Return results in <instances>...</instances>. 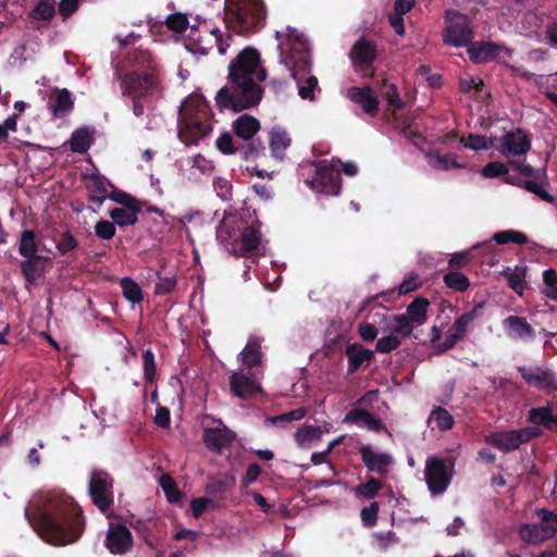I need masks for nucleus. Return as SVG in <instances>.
Wrapping results in <instances>:
<instances>
[{"label": "nucleus", "mask_w": 557, "mask_h": 557, "mask_svg": "<svg viewBox=\"0 0 557 557\" xmlns=\"http://www.w3.org/2000/svg\"><path fill=\"white\" fill-rule=\"evenodd\" d=\"M421 280L418 274L414 272H409L405 275L403 282L400 283L398 290L399 294H407L418 289L421 286Z\"/></svg>", "instance_id": "4d7b16f0"}, {"label": "nucleus", "mask_w": 557, "mask_h": 557, "mask_svg": "<svg viewBox=\"0 0 557 557\" xmlns=\"http://www.w3.org/2000/svg\"><path fill=\"white\" fill-rule=\"evenodd\" d=\"M362 462L370 472L385 475L394 465V458L391 454L375 450L370 445H363L359 449Z\"/></svg>", "instance_id": "f3484780"}, {"label": "nucleus", "mask_w": 557, "mask_h": 557, "mask_svg": "<svg viewBox=\"0 0 557 557\" xmlns=\"http://www.w3.org/2000/svg\"><path fill=\"white\" fill-rule=\"evenodd\" d=\"M520 537L528 544H540L550 540L540 524H524L519 530Z\"/></svg>", "instance_id": "58836bf2"}, {"label": "nucleus", "mask_w": 557, "mask_h": 557, "mask_svg": "<svg viewBox=\"0 0 557 557\" xmlns=\"http://www.w3.org/2000/svg\"><path fill=\"white\" fill-rule=\"evenodd\" d=\"M376 58L374 44L366 39L358 40L350 51V59L355 70L363 77L371 76L370 65Z\"/></svg>", "instance_id": "dca6fc26"}, {"label": "nucleus", "mask_w": 557, "mask_h": 557, "mask_svg": "<svg viewBox=\"0 0 557 557\" xmlns=\"http://www.w3.org/2000/svg\"><path fill=\"white\" fill-rule=\"evenodd\" d=\"M25 515L34 530L48 543L66 545L79 535L78 508L66 495L51 492L35 498L25 509Z\"/></svg>", "instance_id": "f257e3e1"}, {"label": "nucleus", "mask_w": 557, "mask_h": 557, "mask_svg": "<svg viewBox=\"0 0 557 557\" xmlns=\"http://www.w3.org/2000/svg\"><path fill=\"white\" fill-rule=\"evenodd\" d=\"M96 235L101 238L109 240L115 235V224L107 220H101L95 225Z\"/></svg>", "instance_id": "13d9d810"}, {"label": "nucleus", "mask_w": 557, "mask_h": 557, "mask_svg": "<svg viewBox=\"0 0 557 557\" xmlns=\"http://www.w3.org/2000/svg\"><path fill=\"white\" fill-rule=\"evenodd\" d=\"M261 344L262 338L257 336H251L244 349L238 355V361L240 362L243 368L253 369L258 368L262 363V352H261Z\"/></svg>", "instance_id": "cd10ccee"}, {"label": "nucleus", "mask_w": 557, "mask_h": 557, "mask_svg": "<svg viewBox=\"0 0 557 557\" xmlns=\"http://www.w3.org/2000/svg\"><path fill=\"white\" fill-rule=\"evenodd\" d=\"M536 516L540 519L539 524L544 530L546 535L549 539L554 537L557 533V513L541 508L536 510Z\"/></svg>", "instance_id": "a19ab883"}, {"label": "nucleus", "mask_w": 557, "mask_h": 557, "mask_svg": "<svg viewBox=\"0 0 557 557\" xmlns=\"http://www.w3.org/2000/svg\"><path fill=\"white\" fill-rule=\"evenodd\" d=\"M187 49L193 53L207 54L214 47V30L207 25L191 27L187 35Z\"/></svg>", "instance_id": "aec40b11"}, {"label": "nucleus", "mask_w": 557, "mask_h": 557, "mask_svg": "<svg viewBox=\"0 0 557 557\" xmlns=\"http://www.w3.org/2000/svg\"><path fill=\"white\" fill-rule=\"evenodd\" d=\"M108 185L110 183L100 173H91L85 176V186L90 201L100 207L108 198Z\"/></svg>", "instance_id": "393cba45"}, {"label": "nucleus", "mask_w": 557, "mask_h": 557, "mask_svg": "<svg viewBox=\"0 0 557 557\" xmlns=\"http://www.w3.org/2000/svg\"><path fill=\"white\" fill-rule=\"evenodd\" d=\"M379 505L377 503H372L369 507H364L361 509L360 516L364 525L372 527L375 524L377 519Z\"/></svg>", "instance_id": "680f3d73"}, {"label": "nucleus", "mask_w": 557, "mask_h": 557, "mask_svg": "<svg viewBox=\"0 0 557 557\" xmlns=\"http://www.w3.org/2000/svg\"><path fill=\"white\" fill-rule=\"evenodd\" d=\"M92 132L87 127H82L73 132L70 139L71 150L78 153L86 152L92 143Z\"/></svg>", "instance_id": "e433bc0d"}, {"label": "nucleus", "mask_w": 557, "mask_h": 557, "mask_svg": "<svg viewBox=\"0 0 557 557\" xmlns=\"http://www.w3.org/2000/svg\"><path fill=\"white\" fill-rule=\"evenodd\" d=\"M339 159L318 160L311 163L313 178H307L306 184L317 193L336 196L341 191Z\"/></svg>", "instance_id": "423d86ee"}, {"label": "nucleus", "mask_w": 557, "mask_h": 557, "mask_svg": "<svg viewBox=\"0 0 557 557\" xmlns=\"http://www.w3.org/2000/svg\"><path fill=\"white\" fill-rule=\"evenodd\" d=\"M121 287L123 296L133 304H139L144 296L140 286L131 277H123L121 280Z\"/></svg>", "instance_id": "c03bdc74"}, {"label": "nucleus", "mask_w": 557, "mask_h": 557, "mask_svg": "<svg viewBox=\"0 0 557 557\" xmlns=\"http://www.w3.org/2000/svg\"><path fill=\"white\" fill-rule=\"evenodd\" d=\"M144 376L148 382H153L156 376L154 355L150 349L143 352Z\"/></svg>", "instance_id": "6e6d98bb"}, {"label": "nucleus", "mask_w": 557, "mask_h": 557, "mask_svg": "<svg viewBox=\"0 0 557 557\" xmlns=\"http://www.w3.org/2000/svg\"><path fill=\"white\" fill-rule=\"evenodd\" d=\"M290 141L292 139L284 128L278 126L273 127L270 133V148L273 157L283 159Z\"/></svg>", "instance_id": "72a5a7b5"}, {"label": "nucleus", "mask_w": 557, "mask_h": 557, "mask_svg": "<svg viewBox=\"0 0 557 557\" xmlns=\"http://www.w3.org/2000/svg\"><path fill=\"white\" fill-rule=\"evenodd\" d=\"M265 71L260 66L259 53L251 48L244 49L228 65L230 86H224L215 96L221 109L243 111L256 106L262 96L257 84L265 79Z\"/></svg>", "instance_id": "f03ea898"}, {"label": "nucleus", "mask_w": 557, "mask_h": 557, "mask_svg": "<svg viewBox=\"0 0 557 557\" xmlns=\"http://www.w3.org/2000/svg\"><path fill=\"white\" fill-rule=\"evenodd\" d=\"M428 163L436 170L461 169L465 166V164L459 161V158L453 153H430L428 154Z\"/></svg>", "instance_id": "f704fd0d"}, {"label": "nucleus", "mask_w": 557, "mask_h": 557, "mask_svg": "<svg viewBox=\"0 0 557 557\" xmlns=\"http://www.w3.org/2000/svg\"><path fill=\"white\" fill-rule=\"evenodd\" d=\"M89 495L100 511H107L113 503V480L102 470H94L90 474Z\"/></svg>", "instance_id": "9b49d317"}, {"label": "nucleus", "mask_w": 557, "mask_h": 557, "mask_svg": "<svg viewBox=\"0 0 557 557\" xmlns=\"http://www.w3.org/2000/svg\"><path fill=\"white\" fill-rule=\"evenodd\" d=\"M503 274L507 278L510 288L518 295H522L524 290V274L518 269L512 270L510 268L505 269Z\"/></svg>", "instance_id": "09e8293b"}, {"label": "nucleus", "mask_w": 557, "mask_h": 557, "mask_svg": "<svg viewBox=\"0 0 557 557\" xmlns=\"http://www.w3.org/2000/svg\"><path fill=\"white\" fill-rule=\"evenodd\" d=\"M53 14L54 8L51 3L47 1L39 2L33 11L34 17L42 21L51 18Z\"/></svg>", "instance_id": "e2e57ef3"}, {"label": "nucleus", "mask_w": 557, "mask_h": 557, "mask_svg": "<svg viewBox=\"0 0 557 557\" xmlns=\"http://www.w3.org/2000/svg\"><path fill=\"white\" fill-rule=\"evenodd\" d=\"M322 430L314 425H305L295 433V441L300 447H307L310 444L320 441Z\"/></svg>", "instance_id": "ea45409f"}, {"label": "nucleus", "mask_w": 557, "mask_h": 557, "mask_svg": "<svg viewBox=\"0 0 557 557\" xmlns=\"http://www.w3.org/2000/svg\"><path fill=\"white\" fill-rule=\"evenodd\" d=\"M468 54L473 62L485 63L493 59H509L512 50L504 45L480 41L468 48Z\"/></svg>", "instance_id": "2eb2a0df"}, {"label": "nucleus", "mask_w": 557, "mask_h": 557, "mask_svg": "<svg viewBox=\"0 0 557 557\" xmlns=\"http://www.w3.org/2000/svg\"><path fill=\"white\" fill-rule=\"evenodd\" d=\"M493 240L498 245H506L509 243L524 245L529 242L528 237L522 232L515 230L496 232L493 235Z\"/></svg>", "instance_id": "79ce46f5"}, {"label": "nucleus", "mask_w": 557, "mask_h": 557, "mask_svg": "<svg viewBox=\"0 0 557 557\" xmlns=\"http://www.w3.org/2000/svg\"><path fill=\"white\" fill-rule=\"evenodd\" d=\"M541 433L542 431L537 426H527L519 430L491 433L485 437V442L499 450L511 451L518 449L521 444L537 437Z\"/></svg>", "instance_id": "9d476101"}, {"label": "nucleus", "mask_w": 557, "mask_h": 557, "mask_svg": "<svg viewBox=\"0 0 557 557\" xmlns=\"http://www.w3.org/2000/svg\"><path fill=\"white\" fill-rule=\"evenodd\" d=\"M140 213L139 202L116 207L109 211V216L112 219L114 224L119 226H128L137 223L138 214Z\"/></svg>", "instance_id": "7c9ffc66"}, {"label": "nucleus", "mask_w": 557, "mask_h": 557, "mask_svg": "<svg viewBox=\"0 0 557 557\" xmlns=\"http://www.w3.org/2000/svg\"><path fill=\"white\" fill-rule=\"evenodd\" d=\"M508 173V168L500 162H490L482 169L485 177H497Z\"/></svg>", "instance_id": "69168bd1"}, {"label": "nucleus", "mask_w": 557, "mask_h": 557, "mask_svg": "<svg viewBox=\"0 0 557 557\" xmlns=\"http://www.w3.org/2000/svg\"><path fill=\"white\" fill-rule=\"evenodd\" d=\"M518 371L529 385L540 389L557 391V379L549 369L540 367L528 369L520 367Z\"/></svg>", "instance_id": "412c9836"}, {"label": "nucleus", "mask_w": 557, "mask_h": 557, "mask_svg": "<svg viewBox=\"0 0 557 557\" xmlns=\"http://www.w3.org/2000/svg\"><path fill=\"white\" fill-rule=\"evenodd\" d=\"M18 252L27 259H33L36 257L37 245L35 240V234L33 231H24L22 233Z\"/></svg>", "instance_id": "a18cd8bd"}, {"label": "nucleus", "mask_w": 557, "mask_h": 557, "mask_svg": "<svg viewBox=\"0 0 557 557\" xmlns=\"http://www.w3.org/2000/svg\"><path fill=\"white\" fill-rule=\"evenodd\" d=\"M169 28L182 33L187 30L188 20L184 14H172L166 20Z\"/></svg>", "instance_id": "0e129e2a"}, {"label": "nucleus", "mask_w": 557, "mask_h": 557, "mask_svg": "<svg viewBox=\"0 0 557 557\" xmlns=\"http://www.w3.org/2000/svg\"><path fill=\"white\" fill-rule=\"evenodd\" d=\"M380 322L383 323L381 331L388 332L376 342L375 350L381 354H387L398 348L413 331L403 314H382Z\"/></svg>", "instance_id": "0eeeda50"}, {"label": "nucleus", "mask_w": 557, "mask_h": 557, "mask_svg": "<svg viewBox=\"0 0 557 557\" xmlns=\"http://www.w3.org/2000/svg\"><path fill=\"white\" fill-rule=\"evenodd\" d=\"M106 546L111 554L123 555L133 546L131 531L122 524H111L107 532Z\"/></svg>", "instance_id": "6ab92c4d"}, {"label": "nucleus", "mask_w": 557, "mask_h": 557, "mask_svg": "<svg viewBox=\"0 0 557 557\" xmlns=\"http://www.w3.org/2000/svg\"><path fill=\"white\" fill-rule=\"evenodd\" d=\"M454 465L437 457H429L425 461L424 478L431 494H443L453 478Z\"/></svg>", "instance_id": "1a4fd4ad"}, {"label": "nucleus", "mask_w": 557, "mask_h": 557, "mask_svg": "<svg viewBox=\"0 0 557 557\" xmlns=\"http://www.w3.org/2000/svg\"><path fill=\"white\" fill-rule=\"evenodd\" d=\"M428 422L440 431H447L453 428L455 420L445 408L436 407L431 411Z\"/></svg>", "instance_id": "4c0bfd02"}, {"label": "nucleus", "mask_w": 557, "mask_h": 557, "mask_svg": "<svg viewBox=\"0 0 557 557\" xmlns=\"http://www.w3.org/2000/svg\"><path fill=\"white\" fill-rule=\"evenodd\" d=\"M528 420L532 423L544 424L547 426L548 423L553 422L550 409L547 407L533 408L529 412Z\"/></svg>", "instance_id": "5fc2aeb1"}, {"label": "nucleus", "mask_w": 557, "mask_h": 557, "mask_svg": "<svg viewBox=\"0 0 557 557\" xmlns=\"http://www.w3.org/2000/svg\"><path fill=\"white\" fill-rule=\"evenodd\" d=\"M191 168L198 170L201 174H211L214 165L212 161L206 159L201 154H196L190 161Z\"/></svg>", "instance_id": "052dcab7"}, {"label": "nucleus", "mask_w": 557, "mask_h": 557, "mask_svg": "<svg viewBox=\"0 0 557 557\" xmlns=\"http://www.w3.org/2000/svg\"><path fill=\"white\" fill-rule=\"evenodd\" d=\"M531 148V141L528 135L521 131L516 129L500 139V145L497 150L506 158L525 154Z\"/></svg>", "instance_id": "a211bd4d"}, {"label": "nucleus", "mask_w": 557, "mask_h": 557, "mask_svg": "<svg viewBox=\"0 0 557 557\" xmlns=\"http://www.w3.org/2000/svg\"><path fill=\"white\" fill-rule=\"evenodd\" d=\"M345 423H352L369 431L380 432L386 430L384 424L370 412L363 409H352L344 418Z\"/></svg>", "instance_id": "c85d7f7f"}, {"label": "nucleus", "mask_w": 557, "mask_h": 557, "mask_svg": "<svg viewBox=\"0 0 557 557\" xmlns=\"http://www.w3.org/2000/svg\"><path fill=\"white\" fill-rule=\"evenodd\" d=\"M159 483L170 503H180L182 493L177 490L174 480L169 474L161 475Z\"/></svg>", "instance_id": "49530a36"}, {"label": "nucleus", "mask_w": 557, "mask_h": 557, "mask_svg": "<svg viewBox=\"0 0 557 557\" xmlns=\"http://www.w3.org/2000/svg\"><path fill=\"white\" fill-rule=\"evenodd\" d=\"M259 128V121L248 114H243L233 122V129L235 134L244 140L251 139Z\"/></svg>", "instance_id": "473e14b6"}, {"label": "nucleus", "mask_w": 557, "mask_h": 557, "mask_svg": "<svg viewBox=\"0 0 557 557\" xmlns=\"http://www.w3.org/2000/svg\"><path fill=\"white\" fill-rule=\"evenodd\" d=\"M346 356L348 358V371L352 373L362 364H368L372 360L374 354L372 350L355 343L346 347Z\"/></svg>", "instance_id": "2f4dec72"}, {"label": "nucleus", "mask_w": 557, "mask_h": 557, "mask_svg": "<svg viewBox=\"0 0 557 557\" xmlns=\"http://www.w3.org/2000/svg\"><path fill=\"white\" fill-rule=\"evenodd\" d=\"M429 301L424 298H417L408 305L406 312L401 313L408 324L414 330L428 321Z\"/></svg>", "instance_id": "c756f323"}, {"label": "nucleus", "mask_w": 557, "mask_h": 557, "mask_svg": "<svg viewBox=\"0 0 557 557\" xmlns=\"http://www.w3.org/2000/svg\"><path fill=\"white\" fill-rule=\"evenodd\" d=\"M244 222L233 213H225L216 228V238L226 250L239 255V237Z\"/></svg>", "instance_id": "4468645a"}, {"label": "nucleus", "mask_w": 557, "mask_h": 557, "mask_svg": "<svg viewBox=\"0 0 557 557\" xmlns=\"http://www.w3.org/2000/svg\"><path fill=\"white\" fill-rule=\"evenodd\" d=\"M74 107L72 94L66 89H55L50 96L48 108L55 119H61L71 113Z\"/></svg>", "instance_id": "a878e982"}, {"label": "nucleus", "mask_w": 557, "mask_h": 557, "mask_svg": "<svg viewBox=\"0 0 557 557\" xmlns=\"http://www.w3.org/2000/svg\"><path fill=\"white\" fill-rule=\"evenodd\" d=\"M262 371L240 367L230 374V391L233 396L249 399L262 392Z\"/></svg>", "instance_id": "6e6552de"}, {"label": "nucleus", "mask_w": 557, "mask_h": 557, "mask_svg": "<svg viewBox=\"0 0 557 557\" xmlns=\"http://www.w3.org/2000/svg\"><path fill=\"white\" fill-rule=\"evenodd\" d=\"M234 15L239 24L237 32H248L264 20L265 7L262 0H237Z\"/></svg>", "instance_id": "ddd939ff"}, {"label": "nucleus", "mask_w": 557, "mask_h": 557, "mask_svg": "<svg viewBox=\"0 0 557 557\" xmlns=\"http://www.w3.org/2000/svg\"><path fill=\"white\" fill-rule=\"evenodd\" d=\"M280 63L290 73L304 100L313 101L320 91L318 78L311 74V54L306 38L295 28L276 32Z\"/></svg>", "instance_id": "7ed1b4c3"}, {"label": "nucleus", "mask_w": 557, "mask_h": 557, "mask_svg": "<svg viewBox=\"0 0 557 557\" xmlns=\"http://www.w3.org/2000/svg\"><path fill=\"white\" fill-rule=\"evenodd\" d=\"M381 488V482L374 478H370L364 484H360L355 488V494L358 497L370 499L375 497Z\"/></svg>", "instance_id": "8fccbe9b"}, {"label": "nucleus", "mask_w": 557, "mask_h": 557, "mask_svg": "<svg viewBox=\"0 0 557 557\" xmlns=\"http://www.w3.org/2000/svg\"><path fill=\"white\" fill-rule=\"evenodd\" d=\"M460 143L469 149L482 150L488 149L493 146V140L481 135H469L467 138H461Z\"/></svg>", "instance_id": "603ef678"}, {"label": "nucleus", "mask_w": 557, "mask_h": 557, "mask_svg": "<svg viewBox=\"0 0 557 557\" xmlns=\"http://www.w3.org/2000/svg\"><path fill=\"white\" fill-rule=\"evenodd\" d=\"M444 282L447 287L457 290L465 292L469 285V278L460 272H448L444 275Z\"/></svg>", "instance_id": "de8ad7c7"}, {"label": "nucleus", "mask_w": 557, "mask_h": 557, "mask_svg": "<svg viewBox=\"0 0 557 557\" xmlns=\"http://www.w3.org/2000/svg\"><path fill=\"white\" fill-rule=\"evenodd\" d=\"M235 440L233 431L227 429L221 421L215 425L208 426L203 430V442L211 450L220 451L228 446Z\"/></svg>", "instance_id": "4be33fe9"}, {"label": "nucleus", "mask_w": 557, "mask_h": 557, "mask_svg": "<svg viewBox=\"0 0 557 557\" xmlns=\"http://www.w3.org/2000/svg\"><path fill=\"white\" fill-rule=\"evenodd\" d=\"M122 92L132 99V111L136 117L147 114L146 129L157 126L153 104L161 97L160 81L154 70L150 72H132L121 83Z\"/></svg>", "instance_id": "20e7f679"}, {"label": "nucleus", "mask_w": 557, "mask_h": 557, "mask_svg": "<svg viewBox=\"0 0 557 557\" xmlns=\"http://www.w3.org/2000/svg\"><path fill=\"white\" fill-rule=\"evenodd\" d=\"M205 111L201 101L190 100L182 104L180 111L181 127L178 136L186 145L196 144L210 132L208 123L201 120L200 114Z\"/></svg>", "instance_id": "39448f33"}, {"label": "nucleus", "mask_w": 557, "mask_h": 557, "mask_svg": "<svg viewBox=\"0 0 557 557\" xmlns=\"http://www.w3.org/2000/svg\"><path fill=\"white\" fill-rule=\"evenodd\" d=\"M382 95L386 99L388 107L392 109H401L403 108V100L400 99L397 87L393 83H384L382 88Z\"/></svg>", "instance_id": "3c124183"}, {"label": "nucleus", "mask_w": 557, "mask_h": 557, "mask_svg": "<svg viewBox=\"0 0 557 557\" xmlns=\"http://www.w3.org/2000/svg\"><path fill=\"white\" fill-rule=\"evenodd\" d=\"M216 148L225 153V154H232L235 152V146L233 143V137L230 133L222 134L215 141Z\"/></svg>", "instance_id": "338daca9"}, {"label": "nucleus", "mask_w": 557, "mask_h": 557, "mask_svg": "<svg viewBox=\"0 0 557 557\" xmlns=\"http://www.w3.org/2000/svg\"><path fill=\"white\" fill-rule=\"evenodd\" d=\"M543 287L541 293L557 302V272L554 269H547L543 272Z\"/></svg>", "instance_id": "37998d69"}, {"label": "nucleus", "mask_w": 557, "mask_h": 557, "mask_svg": "<svg viewBox=\"0 0 557 557\" xmlns=\"http://www.w3.org/2000/svg\"><path fill=\"white\" fill-rule=\"evenodd\" d=\"M261 243V234L256 226L243 227L239 237V253L258 248Z\"/></svg>", "instance_id": "c9c22d12"}, {"label": "nucleus", "mask_w": 557, "mask_h": 557, "mask_svg": "<svg viewBox=\"0 0 557 557\" xmlns=\"http://www.w3.org/2000/svg\"><path fill=\"white\" fill-rule=\"evenodd\" d=\"M447 28L444 41L454 47L467 46L472 40L468 17L455 10L446 12Z\"/></svg>", "instance_id": "f8f14e48"}, {"label": "nucleus", "mask_w": 557, "mask_h": 557, "mask_svg": "<svg viewBox=\"0 0 557 557\" xmlns=\"http://www.w3.org/2000/svg\"><path fill=\"white\" fill-rule=\"evenodd\" d=\"M503 325L508 337L512 339H532L535 337L534 329L524 318L509 315L504 320Z\"/></svg>", "instance_id": "bb28decb"}, {"label": "nucleus", "mask_w": 557, "mask_h": 557, "mask_svg": "<svg viewBox=\"0 0 557 557\" xmlns=\"http://www.w3.org/2000/svg\"><path fill=\"white\" fill-rule=\"evenodd\" d=\"M307 414V409L301 407L297 408L293 411L282 413L280 416L271 418V423L284 426L285 424L292 422V421H298L301 420Z\"/></svg>", "instance_id": "864d4df0"}, {"label": "nucleus", "mask_w": 557, "mask_h": 557, "mask_svg": "<svg viewBox=\"0 0 557 557\" xmlns=\"http://www.w3.org/2000/svg\"><path fill=\"white\" fill-rule=\"evenodd\" d=\"M264 147L261 141H251L244 145L239 151L245 160H253L263 152Z\"/></svg>", "instance_id": "bf43d9fd"}, {"label": "nucleus", "mask_w": 557, "mask_h": 557, "mask_svg": "<svg viewBox=\"0 0 557 557\" xmlns=\"http://www.w3.org/2000/svg\"><path fill=\"white\" fill-rule=\"evenodd\" d=\"M347 97L359 104L363 112L375 115L379 110V100L370 87H351L347 90Z\"/></svg>", "instance_id": "5701e85b"}, {"label": "nucleus", "mask_w": 557, "mask_h": 557, "mask_svg": "<svg viewBox=\"0 0 557 557\" xmlns=\"http://www.w3.org/2000/svg\"><path fill=\"white\" fill-rule=\"evenodd\" d=\"M474 312H466L461 314L449 329L446 341L437 345V350L445 351L461 339L466 335L469 325L474 320Z\"/></svg>", "instance_id": "b1692460"}, {"label": "nucleus", "mask_w": 557, "mask_h": 557, "mask_svg": "<svg viewBox=\"0 0 557 557\" xmlns=\"http://www.w3.org/2000/svg\"><path fill=\"white\" fill-rule=\"evenodd\" d=\"M176 286V280L174 276H159L156 284L154 290L157 294H169Z\"/></svg>", "instance_id": "774afa93"}]
</instances>
